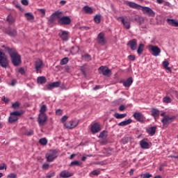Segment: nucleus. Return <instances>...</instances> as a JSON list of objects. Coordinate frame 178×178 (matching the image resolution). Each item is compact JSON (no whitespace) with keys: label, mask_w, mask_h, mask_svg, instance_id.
Masks as SVG:
<instances>
[{"label":"nucleus","mask_w":178,"mask_h":178,"mask_svg":"<svg viewBox=\"0 0 178 178\" xmlns=\"http://www.w3.org/2000/svg\"><path fill=\"white\" fill-rule=\"evenodd\" d=\"M48 120V117L47 116V114H39L38 122L40 124V126H45V122Z\"/></svg>","instance_id":"obj_10"},{"label":"nucleus","mask_w":178,"mask_h":178,"mask_svg":"<svg viewBox=\"0 0 178 178\" xmlns=\"http://www.w3.org/2000/svg\"><path fill=\"white\" fill-rule=\"evenodd\" d=\"M8 65V58H6V56L5 53L0 51V66L1 67H7Z\"/></svg>","instance_id":"obj_8"},{"label":"nucleus","mask_w":178,"mask_h":178,"mask_svg":"<svg viewBox=\"0 0 178 178\" xmlns=\"http://www.w3.org/2000/svg\"><path fill=\"white\" fill-rule=\"evenodd\" d=\"M67 119H69V116H67V115H64V116H63V118H61L60 122H61L62 123H65V122H66V120H67Z\"/></svg>","instance_id":"obj_52"},{"label":"nucleus","mask_w":178,"mask_h":178,"mask_svg":"<svg viewBox=\"0 0 178 178\" xmlns=\"http://www.w3.org/2000/svg\"><path fill=\"white\" fill-rule=\"evenodd\" d=\"M56 173L55 172H49L47 173L46 177L47 178H52V177H55Z\"/></svg>","instance_id":"obj_49"},{"label":"nucleus","mask_w":178,"mask_h":178,"mask_svg":"<svg viewBox=\"0 0 178 178\" xmlns=\"http://www.w3.org/2000/svg\"><path fill=\"white\" fill-rule=\"evenodd\" d=\"M73 175H74L73 172H71L66 170H64L60 173V177L69 178V177H72V176H73Z\"/></svg>","instance_id":"obj_22"},{"label":"nucleus","mask_w":178,"mask_h":178,"mask_svg":"<svg viewBox=\"0 0 178 178\" xmlns=\"http://www.w3.org/2000/svg\"><path fill=\"white\" fill-rule=\"evenodd\" d=\"M6 20L8 22V23H10V24L15 23V19L10 15L8 16Z\"/></svg>","instance_id":"obj_46"},{"label":"nucleus","mask_w":178,"mask_h":178,"mask_svg":"<svg viewBox=\"0 0 178 178\" xmlns=\"http://www.w3.org/2000/svg\"><path fill=\"white\" fill-rule=\"evenodd\" d=\"M131 84H133V77H129L125 81H123L124 87H130Z\"/></svg>","instance_id":"obj_24"},{"label":"nucleus","mask_w":178,"mask_h":178,"mask_svg":"<svg viewBox=\"0 0 178 178\" xmlns=\"http://www.w3.org/2000/svg\"><path fill=\"white\" fill-rule=\"evenodd\" d=\"M126 116H127V113L119 114V113H115L114 114V117H115L116 119H123V118H126Z\"/></svg>","instance_id":"obj_33"},{"label":"nucleus","mask_w":178,"mask_h":178,"mask_svg":"<svg viewBox=\"0 0 178 178\" xmlns=\"http://www.w3.org/2000/svg\"><path fill=\"white\" fill-rule=\"evenodd\" d=\"M60 13H61L60 11H56L55 13H53V16H54L55 18L56 17L58 20H60V19H62Z\"/></svg>","instance_id":"obj_40"},{"label":"nucleus","mask_w":178,"mask_h":178,"mask_svg":"<svg viewBox=\"0 0 178 178\" xmlns=\"http://www.w3.org/2000/svg\"><path fill=\"white\" fill-rule=\"evenodd\" d=\"M7 166L6 163L0 164V170H3V169H6Z\"/></svg>","instance_id":"obj_57"},{"label":"nucleus","mask_w":178,"mask_h":178,"mask_svg":"<svg viewBox=\"0 0 178 178\" xmlns=\"http://www.w3.org/2000/svg\"><path fill=\"white\" fill-rule=\"evenodd\" d=\"M175 119H176V116L175 115L169 116L168 115H165L161 120V122L163 126H168L169 123H172Z\"/></svg>","instance_id":"obj_9"},{"label":"nucleus","mask_w":178,"mask_h":178,"mask_svg":"<svg viewBox=\"0 0 178 178\" xmlns=\"http://www.w3.org/2000/svg\"><path fill=\"white\" fill-rule=\"evenodd\" d=\"M147 133L149 134V136H154L155 133H156V127H152L147 129Z\"/></svg>","instance_id":"obj_26"},{"label":"nucleus","mask_w":178,"mask_h":178,"mask_svg":"<svg viewBox=\"0 0 178 178\" xmlns=\"http://www.w3.org/2000/svg\"><path fill=\"white\" fill-rule=\"evenodd\" d=\"M152 177V175L147 172V173H145L143 175H141V177L143 178H150Z\"/></svg>","instance_id":"obj_51"},{"label":"nucleus","mask_w":178,"mask_h":178,"mask_svg":"<svg viewBox=\"0 0 178 178\" xmlns=\"http://www.w3.org/2000/svg\"><path fill=\"white\" fill-rule=\"evenodd\" d=\"M128 5L129 8L137 9L138 10H142L144 15H147L149 17H154L155 16V13L149 7L142 6L133 1H129Z\"/></svg>","instance_id":"obj_2"},{"label":"nucleus","mask_w":178,"mask_h":178,"mask_svg":"<svg viewBox=\"0 0 178 178\" xmlns=\"http://www.w3.org/2000/svg\"><path fill=\"white\" fill-rule=\"evenodd\" d=\"M79 51V47L77 46L72 47L70 50V54H72V55H76V54H77Z\"/></svg>","instance_id":"obj_35"},{"label":"nucleus","mask_w":178,"mask_h":178,"mask_svg":"<svg viewBox=\"0 0 178 178\" xmlns=\"http://www.w3.org/2000/svg\"><path fill=\"white\" fill-rule=\"evenodd\" d=\"M23 115V112L22 111H14L10 113V116L9 117V122L15 123V122H17L19 120V116H22Z\"/></svg>","instance_id":"obj_4"},{"label":"nucleus","mask_w":178,"mask_h":178,"mask_svg":"<svg viewBox=\"0 0 178 178\" xmlns=\"http://www.w3.org/2000/svg\"><path fill=\"white\" fill-rule=\"evenodd\" d=\"M82 165L83 163L79 161H74L70 163V166H81Z\"/></svg>","instance_id":"obj_37"},{"label":"nucleus","mask_w":178,"mask_h":178,"mask_svg":"<svg viewBox=\"0 0 178 178\" xmlns=\"http://www.w3.org/2000/svg\"><path fill=\"white\" fill-rule=\"evenodd\" d=\"M82 59H84V60H86L87 62H90L92 58L90 54H85L82 56Z\"/></svg>","instance_id":"obj_43"},{"label":"nucleus","mask_w":178,"mask_h":178,"mask_svg":"<svg viewBox=\"0 0 178 178\" xmlns=\"http://www.w3.org/2000/svg\"><path fill=\"white\" fill-rule=\"evenodd\" d=\"M2 100L4 101V102H6V104H8V102H9V99H8V98L3 97V99Z\"/></svg>","instance_id":"obj_63"},{"label":"nucleus","mask_w":178,"mask_h":178,"mask_svg":"<svg viewBox=\"0 0 178 178\" xmlns=\"http://www.w3.org/2000/svg\"><path fill=\"white\" fill-rule=\"evenodd\" d=\"M130 20L132 21L133 22H136L137 23H139V24H143V23H144V18L141 17L138 15L132 16L130 18Z\"/></svg>","instance_id":"obj_15"},{"label":"nucleus","mask_w":178,"mask_h":178,"mask_svg":"<svg viewBox=\"0 0 178 178\" xmlns=\"http://www.w3.org/2000/svg\"><path fill=\"white\" fill-rule=\"evenodd\" d=\"M5 33L10 35V37H17V31L16 29H7L5 31Z\"/></svg>","instance_id":"obj_19"},{"label":"nucleus","mask_w":178,"mask_h":178,"mask_svg":"<svg viewBox=\"0 0 178 178\" xmlns=\"http://www.w3.org/2000/svg\"><path fill=\"white\" fill-rule=\"evenodd\" d=\"M130 140H131V138L130 137H124L122 140H121V143L122 144H127V143H129V141H130Z\"/></svg>","instance_id":"obj_47"},{"label":"nucleus","mask_w":178,"mask_h":178,"mask_svg":"<svg viewBox=\"0 0 178 178\" xmlns=\"http://www.w3.org/2000/svg\"><path fill=\"white\" fill-rule=\"evenodd\" d=\"M97 41L99 45H105V44H106V40H105V34H104V33H100L98 35Z\"/></svg>","instance_id":"obj_12"},{"label":"nucleus","mask_w":178,"mask_h":178,"mask_svg":"<svg viewBox=\"0 0 178 178\" xmlns=\"http://www.w3.org/2000/svg\"><path fill=\"white\" fill-rule=\"evenodd\" d=\"M50 23H54L55 22V16L52 14L51 16L49 18Z\"/></svg>","instance_id":"obj_60"},{"label":"nucleus","mask_w":178,"mask_h":178,"mask_svg":"<svg viewBox=\"0 0 178 178\" xmlns=\"http://www.w3.org/2000/svg\"><path fill=\"white\" fill-rule=\"evenodd\" d=\"M42 169H44L46 170L49 169V164H48V163L43 164Z\"/></svg>","instance_id":"obj_58"},{"label":"nucleus","mask_w":178,"mask_h":178,"mask_svg":"<svg viewBox=\"0 0 178 178\" xmlns=\"http://www.w3.org/2000/svg\"><path fill=\"white\" fill-rule=\"evenodd\" d=\"M58 36L63 41H67L69 40V31H60L58 33Z\"/></svg>","instance_id":"obj_14"},{"label":"nucleus","mask_w":178,"mask_h":178,"mask_svg":"<svg viewBox=\"0 0 178 178\" xmlns=\"http://www.w3.org/2000/svg\"><path fill=\"white\" fill-rule=\"evenodd\" d=\"M128 59H129V60H136V56L130 55L128 56Z\"/></svg>","instance_id":"obj_59"},{"label":"nucleus","mask_w":178,"mask_h":178,"mask_svg":"<svg viewBox=\"0 0 178 178\" xmlns=\"http://www.w3.org/2000/svg\"><path fill=\"white\" fill-rule=\"evenodd\" d=\"M149 48L153 52L152 55L154 56H159V54H161V49L159 47H158V46L150 45Z\"/></svg>","instance_id":"obj_16"},{"label":"nucleus","mask_w":178,"mask_h":178,"mask_svg":"<svg viewBox=\"0 0 178 178\" xmlns=\"http://www.w3.org/2000/svg\"><path fill=\"white\" fill-rule=\"evenodd\" d=\"M117 20L118 22H121L124 29H126V30H129L131 27V24L130 21H129L127 16L118 17H117Z\"/></svg>","instance_id":"obj_3"},{"label":"nucleus","mask_w":178,"mask_h":178,"mask_svg":"<svg viewBox=\"0 0 178 178\" xmlns=\"http://www.w3.org/2000/svg\"><path fill=\"white\" fill-rule=\"evenodd\" d=\"M62 113H63V111L61 109H58L56 111V115L58 116L62 115Z\"/></svg>","instance_id":"obj_55"},{"label":"nucleus","mask_w":178,"mask_h":178,"mask_svg":"<svg viewBox=\"0 0 178 178\" xmlns=\"http://www.w3.org/2000/svg\"><path fill=\"white\" fill-rule=\"evenodd\" d=\"M45 112H47V105L44 104L40 108V114H45Z\"/></svg>","instance_id":"obj_45"},{"label":"nucleus","mask_w":178,"mask_h":178,"mask_svg":"<svg viewBox=\"0 0 178 178\" xmlns=\"http://www.w3.org/2000/svg\"><path fill=\"white\" fill-rule=\"evenodd\" d=\"M17 177V175L15 173H10L7 176V178H16Z\"/></svg>","instance_id":"obj_54"},{"label":"nucleus","mask_w":178,"mask_h":178,"mask_svg":"<svg viewBox=\"0 0 178 178\" xmlns=\"http://www.w3.org/2000/svg\"><path fill=\"white\" fill-rule=\"evenodd\" d=\"M65 69L66 72H69V70H70V67L69 65H67V66H65Z\"/></svg>","instance_id":"obj_64"},{"label":"nucleus","mask_w":178,"mask_h":178,"mask_svg":"<svg viewBox=\"0 0 178 178\" xmlns=\"http://www.w3.org/2000/svg\"><path fill=\"white\" fill-rule=\"evenodd\" d=\"M137 52L138 55H141L143 52H144V44L143 43H140L138 47Z\"/></svg>","instance_id":"obj_36"},{"label":"nucleus","mask_w":178,"mask_h":178,"mask_svg":"<svg viewBox=\"0 0 178 178\" xmlns=\"http://www.w3.org/2000/svg\"><path fill=\"white\" fill-rule=\"evenodd\" d=\"M58 22L60 24L69 25L72 23V19L69 16H64L60 18V19L58 20Z\"/></svg>","instance_id":"obj_11"},{"label":"nucleus","mask_w":178,"mask_h":178,"mask_svg":"<svg viewBox=\"0 0 178 178\" xmlns=\"http://www.w3.org/2000/svg\"><path fill=\"white\" fill-rule=\"evenodd\" d=\"M59 86H60V82L56 81V82H53L51 83H49L48 85H47L46 88H47V90H49L51 91V90H52L53 88H56L59 87Z\"/></svg>","instance_id":"obj_21"},{"label":"nucleus","mask_w":178,"mask_h":178,"mask_svg":"<svg viewBox=\"0 0 178 178\" xmlns=\"http://www.w3.org/2000/svg\"><path fill=\"white\" fill-rule=\"evenodd\" d=\"M133 120L131 119H128L127 120L122 121L120 123H118V126H120L122 127H124V126H129L130 123H131Z\"/></svg>","instance_id":"obj_25"},{"label":"nucleus","mask_w":178,"mask_h":178,"mask_svg":"<svg viewBox=\"0 0 178 178\" xmlns=\"http://www.w3.org/2000/svg\"><path fill=\"white\" fill-rule=\"evenodd\" d=\"M19 73H20V74H26V70H24V68H23V67H20L19 69Z\"/></svg>","instance_id":"obj_56"},{"label":"nucleus","mask_w":178,"mask_h":178,"mask_svg":"<svg viewBox=\"0 0 178 178\" xmlns=\"http://www.w3.org/2000/svg\"><path fill=\"white\" fill-rule=\"evenodd\" d=\"M163 102H164V104H170V102H172V99L169 97V96H165L163 98Z\"/></svg>","instance_id":"obj_39"},{"label":"nucleus","mask_w":178,"mask_h":178,"mask_svg":"<svg viewBox=\"0 0 178 178\" xmlns=\"http://www.w3.org/2000/svg\"><path fill=\"white\" fill-rule=\"evenodd\" d=\"M151 112H152L151 115L153 116V118L159 117V110L156 108H152Z\"/></svg>","instance_id":"obj_29"},{"label":"nucleus","mask_w":178,"mask_h":178,"mask_svg":"<svg viewBox=\"0 0 178 178\" xmlns=\"http://www.w3.org/2000/svg\"><path fill=\"white\" fill-rule=\"evenodd\" d=\"M79 125V120H71L65 123L64 126L65 129H69L72 130V129H74V127H77Z\"/></svg>","instance_id":"obj_7"},{"label":"nucleus","mask_w":178,"mask_h":178,"mask_svg":"<svg viewBox=\"0 0 178 178\" xmlns=\"http://www.w3.org/2000/svg\"><path fill=\"white\" fill-rule=\"evenodd\" d=\"M163 66L164 69H165L168 72H172V69L170 67H168L169 66V61H168V60L163 61Z\"/></svg>","instance_id":"obj_32"},{"label":"nucleus","mask_w":178,"mask_h":178,"mask_svg":"<svg viewBox=\"0 0 178 178\" xmlns=\"http://www.w3.org/2000/svg\"><path fill=\"white\" fill-rule=\"evenodd\" d=\"M101 15L98 14L95 16L94 21L97 24H99L101 23Z\"/></svg>","instance_id":"obj_38"},{"label":"nucleus","mask_w":178,"mask_h":178,"mask_svg":"<svg viewBox=\"0 0 178 178\" xmlns=\"http://www.w3.org/2000/svg\"><path fill=\"white\" fill-rule=\"evenodd\" d=\"M44 65V63H42V60H41L40 59L36 60L35 62V69L37 72V73H38V72L41 71V69H42V65Z\"/></svg>","instance_id":"obj_18"},{"label":"nucleus","mask_w":178,"mask_h":178,"mask_svg":"<svg viewBox=\"0 0 178 178\" xmlns=\"http://www.w3.org/2000/svg\"><path fill=\"white\" fill-rule=\"evenodd\" d=\"M133 116L137 122H140V123H143V122L145 120V117H144V115L140 112H135Z\"/></svg>","instance_id":"obj_13"},{"label":"nucleus","mask_w":178,"mask_h":178,"mask_svg":"<svg viewBox=\"0 0 178 178\" xmlns=\"http://www.w3.org/2000/svg\"><path fill=\"white\" fill-rule=\"evenodd\" d=\"M127 45L130 47L131 51H136V49H137V40L136 39L131 40L128 42Z\"/></svg>","instance_id":"obj_20"},{"label":"nucleus","mask_w":178,"mask_h":178,"mask_svg":"<svg viewBox=\"0 0 178 178\" xmlns=\"http://www.w3.org/2000/svg\"><path fill=\"white\" fill-rule=\"evenodd\" d=\"M67 63H69V58H67V57H65L60 62V64L61 65H67Z\"/></svg>","instance_id":"obj_41"},{"label":"nucleus","mask_w":178,"mask_h":178,"mask_svg":"<svg viewBox=\"0 0 178 178\" xmlns=\"http://www.w3.org/2000/svg\"><path fill=\"white\" fill-rule=\"evenodd\" d=\"M90 130L93 134H95L101 131V127L98 122H96L92 125Z\"/></svg>","instance_id":"obj_17"},{"label":"nucleus","mask_w":178,"mask_h":178,"mask_svg":"<svg viewBox=\"0 0 178 178\" xmlns=\"http://www.w3.org/2000/svg\"><path fill=\"white\" fill-rule=\"evenodd\" d=\"M140 147L141 148H143V149H148L149 147V143H148L147 142H145V140H142L140 141Z\"/></svg>","instance_id":"obj_27"},{"label":"nucleus","mask_w":178,"mask_h":178,"mask_svg":"<svg viewBox=\"0 0 178 178\" xmlns=\"http://www.w3.org/2000/svg\"><path fill=\"white\" fill-rule=\"evenodd\" d=\"M56 158H58V152L56 150H51L49 153L46 154L47 162H54Z\"/></svg>","instance_id":"obj_5"},{"label":"nucleus","mask_w":178,"mask_h":178,"mask_svg":"<svg viewBox=\"0 0 178 178\" xmlns=\"http://www.w3.org/2000/svg\"><path fill=\"white\" fill-rule=\"evenodd\" d=\"M37 83L38 84H45L47 83V78L45 76H39L37 79Z\"/></svg>","instance_id":"obj_30"},{"label":"nucleus","mask_w":178,"mask_h":178,"mask_svg":"<svg viewBox=\"0 0 178 178\" xmlns=\"http://www.w3.org/2000/svg\"><path fill=\"white\" fill-rule=\"evenodd\" d=\"M108 131H103L102 132L100 133L99 136V138H104L106 136H107Z\"/></svg>","instance_id":"obj_50"},{"label":"nucleus","mask_w":178,"mask_h":178,"mask_svg":"<svg viewBox=\"0 0 178 178\" xmlns=\"http://www.w3.org/2000/svg\"><path fill=\"white\" fill-rule=\"evenodd\" d=\"M13 108H14V109H16V108H19V106H20V103H19V102H16L15 103L13 104Z\"/></svg>","instance_id":"obj_53"},{"label":"nucleus","mask_w":178,"mask_h":178,"mask_svg":"<svg viewBox=\"0 0 178 178\" xmlns=\"http://www.w3.org/2000/svg\"><path fill=\"white\" fill-rule=\"evenodd\" d=\"M24 16L29 22L30 20H34V15L31 13H26Z\"/></svg>","instance_id":"obj_34"},{"label":"nucleus","mask_w":178,"mask_h":178,"mask_svg":"<svg viewBox=\"0 0 178 178\" xmlns=\"http://www.w3.org/2000/svg\"><path fill=\"white\" fill-rule=\"evenodd\" d=\"M91 175H92V176H99V175H101V171L99 170H95L90 173V176H91Z\"/></svg>","instance_id":"obj_44"},{"label":"nucleus","mask_w":178,"mask_h":178,"mask_svg":"<svg viewBox=\"0 0 178 178\" xmlns=\"http://www.w3.org/2000/svg\"><path fill=\"white\" fill-rule=\"evenodd\" d=\"M124 109H126V107L124 105H121L119 107V111H124Z\"/></svg>","instance_id":"obj_62"},{"label":"nucleus","mask_w":178,"mask_h":178,"mask_svg":"<svg viewBox=\"0 0 178 178\" xmlns=\"http://www.w3.org/2000/svg\"><path fill=\"white\" fill-rule=\"evenodd\" d=\"M168 24L172 27H178V21L175 19H167L166 20Z\"/></svg>","instance_id":"obj_23"},{"label":"nucleus","mask_w":178,"mask_h":178,"mask_svg":"<svg viewBox=\"0 0 178 178\" xmlns=\"http://www.w3.org/2000/svg\"><path fill=\"white\" fill-rule=\"evenodd\" d=\"M24 134L25 136H34V131L33 129L26 131Z\"/></svg>","instance_id":"obj_48"},{"label":"nucleus","mask_w":178,"mask_h":178,"mask_svg":"<svg viewBox=\"0 0 178 178\" xmlns=\"http://www.w3.org/2000/svg\"><path fill=\"white\" fill-rule=\"evenodd\" d=\"M39 143L41 144V145H47L48 144V140L45 138H42L40 139Z\"/></svg>","instance_id":"obj_42"},{"label":"nucleus","mask_w":178,"mask_h":178,"mask_svg":"<svg viewBox=\"0 0 178 178\" xmlns=\"http://www.w3.org/2000/svg\"><path fill=\"white\" fill-rule=\"evenodd\" d=\"M87 69H88L87 64H84L80 67V70L83 73V76H87Z\"/></svg>","instance_id":"obj_31"},{"label":"nucleus","mask_w":178,"mask_h":178,"mask_svg":"<svg viewBox=\"0 0 178 178\" xmlns=\"http://www.w3.org/2000/svg\"><path fill=\"white\" fill-rule=\"evenodd\" d=\"M98 70L100 74H103V76H106V77H111L112 74V70L106 66H101L99 67Z\"/></svg>","instance_id":"obj_6"},{"label":"nucleus","mask_w":178,"mask_h":178,"mask_svg":"<svg viewBox=\"0 0 178 178\" xmlns=\"http://www.w3.org/2000/svg\"><path fill=\"white\" fill-rule=\"evenodd\" d=\"M3 48L9 54L11 62L14 65V66H19L20 63H22V57L19 56L17 51L15 48H10L5 45L3 46Z\"/></svg>","instance_id":"obj_1"},{"label":"nucleus","mask_w":178,"mask_h":178,"mask_svg":"<svg viewBox=\"0 0 178 178\" xmlns=\"http://www.w3.org/2000/svg\"><path fill=\"white\" fill-rule=\"evenodd\" d=\"M22 5H24V6H27L29 5V0H22Z\"/></svg>","instance_id":"obj_61"},{"label":"nucleus","mask_w":178,"mask_h":178,"mask_svg":"<svg viewBox=\"0 0 178 178\" xmlns=\"http://www.w3.org/2000/svg\"><path fill=\"white\" fill-rule=\"evenodd\" d=\"M83 10H84L85 13H88V15H92L94 12L92 8L88 6H84Z\"/></svg>","instance_id":"obj_28"}]
</instances>
